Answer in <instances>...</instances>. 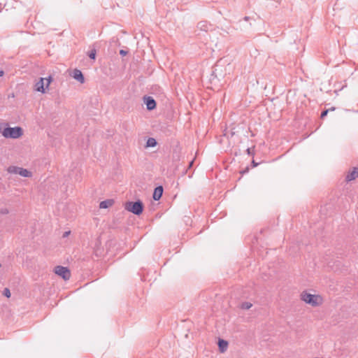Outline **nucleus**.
<instances>
[{
  "label": "nucleus",
  "instance_id": "21",
  "mask_svg": "<svg viewBox=\"0 0 358 358\" xmlns=\"http://www.w3.org/2000/svg\"><path fill=\"white\" fill-rule=\"evenodd\" d=\"M329 111V110H323L321 113V115H320V117L321 118H324L325 116H327L328 112Z\"/></svg>",
  "mask_w": 358,
  "mask_h": 358
},
{
  "label": "nucleus",
  "instance_id": "29",
  "mask_svg": "<svg viewBox=\"0 0 358 358\" xmlns=\"http://www.w3.org/2000/svg\"><path fill=\"white\" fill-rule=\"evenodd\" d=\"M329 110H335V108L334 107H331V108L329 109Z\"/></svg>",
  "mask_w": 358,
  "mask_h": 358
},
{
  "label": "nucleus",
  "instance_id": "14",
  "mask_svg": "<svg viewBox=\"0 0 358 358\" xmlns=\"http://www.w3.org/2000/svg\"><path fill=\"white\" fill-rule=\"evenodd\" d=\"M157 141L154 138H149L146 142V147H155L157 145Z\"/></svg>",
  "mask_w": 358,
  "mask_h": 358
},
{
  "label": "nucleus",
  "instance_id": "8",
  "mask_svg": "<svg viewBox=\"0 0 358 358\" xmlns=\"http://www.w3.org/2000/svg\"><path fill=\"white\" fill-rule=\"evenodd\" d=\"M73 78L80 82V83H83L85 82V78L81 72V71L78 69H75L73 73Z\"/></svg>",
  "mask_w": 358,
  "mask_h": 358
},
{
  "label": "nucleus",
  "instance_id": "20",
  "mask_svg": "<svg viewBox=\"0 0 358 358\" xmlns=\"http://www.w3.org/2000/svg\"><path fill=\"white\" fill-rule=\"evenodd\" d=\"M9 213L6 208H0V213L2 215H6Z\"/></svg>",
  "mask_w": 358,
  "mask_h": 358
},
{
  "label": "nucleus",
  "instance_id": "15",
  "mask_svg": "<svg viewBox=\"0 0 358 358\" xmlns=\"http://www.w3.org/2000/svg\"><path fill=\"white\" fill-rule=\"evenodd\" d=\"M19 167L10 166L8 168L7 171L10 173L18 174Z\"/></svg>",
  "mask_w": 358,
  "mask_h": 358
},
{
  "label": "nucleus",
  "instance_id": "28",
  "mask_svg": "<svg viewBox=\"0 0 358 358\" xmlns=\"http://www.w3.org/2000/svg\"><path fill=\"white\" fill-rule=\"evenodd\" d=\"M249 19H250V17H248V16H245V17H244V20H245V21H248Z\"/></svg>",
  "mask_w": 358,
  "mask_h": 358
},
{
  "label": "nucleus",
  "instance_id": "17",
  "mask_svg": "<svg viewBox=\"0 0 358 358\" xmlns=\"http://www.w3.org/2000/svg\"><path fill=\"white\" fill-rule=\"evenodd\" d=\"M96 50L95 49H92L88 54V56L91 59H93L94 60L95 58H96Z\"/></svg>",
  "mask_w": 358,
  "mask_h": 358
},
{
  "label": "nucleus",
  "instance_id": "10",
  "mask_svg": "<svg viewBox=\"0 0 358 358\" xmlns=\"http://www.w3.org/2000/svg\"><path fill=\"white\" fill-rule=\"evenodd\" d=\"M217 345L219 350L221 353H224L227 350L228 342L227 341L222 338H219Z\"/></svg>",
  "mask_w": 358,
  "mask_h": 358
},
{
  "label": "nucleus",
  "instance_id": "27",
  "mask_svg": "<svg viewBox=\"0 0 358 358\" xmlns=\"http://www.w3.org/2000/svg\"><path fill=\"white\" fill-rule=\"evenodd\" d=\"M4 74V72L3 71H0V77L3 76Z\"/></svg>",
  "mask_w": 358,
  "mask_h": 358
},
{
  "label": "nucleus",
  "instance_id": "3",
  "mask_svg": "<svg viewBox=\"0 0 358 358\" xmlns=\"http://www.w3.org/2000/svg\"><path fill=\"white\" fill-rule=\"evenodd\" d=\"M23 134L20 127H6L2 131V135L7 138H17Z\"/></svg>",
  "mask_w": 358,
  "mask_h": 358
},
{
  "label": "nucleus",
  "instance_id": "2",
  "mask_svg": "<svg viewBox=\"0 0 358 358\" xmlns=\"http://www.w3.org/2000/svg\"><path fill=\"white\" fill-rule=\"evenodd\" d=\"M143 203L141 201H127L124 205V208L129 212L136 215H140L143 211Z\"/></svg>",
  "mask_w": 358,
  "mask_h": 358
},
{
  "label": "nucleus",
  "instance_id": "13",
  "mask_svg": "<svg viewBox=\"0 0 358 358\" xmlns=\"http://www.w3.org/2000/svg\"><path fill=\"white\" fill-rule=\"evenodd\" d=\"M18 174L23 177H31L32 175L31 171L21 167H19Z\"/></svg>",
  "mask_w": 358,
  "mask_h": 358
},
{
  "label": "nucleus",
  "instance_id": "24",
  "mask_svg": "<svg viewBox=\"0 0 358 358\" xmlns=\"http://www.w3.org/2000/svg\"><path fill=\"white\" fill-rule=\"evenodd\" d=\"M253 167H256L259 164L255 162V160H252V162Z\"/></svg>",
  "mask_w": 358,
  "mask_h": 358
},
{
  "label": "nucleus",
  "instance_id": "19",
  "mask_svg": "<svg viewBox=\"0 0 358 358\" xmlns=\"http://www.w3.org/2000/svg\"><path fill=\"white\" fill-rule=\"evenodd\" d=\"M44 80H46V85H46V88H48V86L50 85V83L52 82V77L50 76H48V78H44Z\"/></svg>",
  "mask_w": 358,
  "mask_h": 358
},
{
  "label": "nucleus",
  "instance_id": "23",
  "mask_svg": "<svg viewBox=\"0 0 358 358\" xmlns=\"http://www.w3.org/2000/svg\"><path fill=\"white\" fill-rule=\"evenodd\" d=\"M127 51L124 50H120V55H122V56H125L127 55Z\"/></svg>",
  "mask_w": 358,
  "mask_h": 358
},
{
  "label": "nucleus",
  "instance_id": "1",
  "mask_svg": "<svg viewBox=\"0 0 358 358\" xmlns=\"http://www.w3.org/2000/svg\"><path fill=\"white\" fill-rule=\"evenodd\" d=\"M301 299L313 307L319 306L323 303V299L320 295L312 294L306 291H303L301 294Z\"/></svg>",
  "mask_w": 358,
  "mask_h": 358
},
{
  "label": "nucleus",
  "instance_id": "12",
  "mask_svg": "<svg viewBox=\"0 0 358 358\" xmlns=\"http://www.w3.org/2000/svg\"><path fill=\"white\" fill-rule=\"evenodd\" d=\"M113 204V200L112 199H106L101 201L99 204L100 208H107L111 206Z\"/></svg>",
  "mask_w": 358,
  "mask_h": 358
},
{
  "label": "nucleus",
  "instance_id": "26",
  "mask_svg": "<svg viewBox=\"0 0 358 358\" xmlns=\"http://www.w3.org/2000/svg\"><path fill=\"white\" fill-rule=\"evenodd\" d=\"M70 233V231H66L64 234V236H67L69 235V234Z\"/></svg>",
  "mask_w": 358,
  "mask_h": 358
},
{
  "label": "nucleus",
  "instance_id": "11",
  "mask_svg": "<svg viewBox=\"0 0 358 358\" xmlns=\"http://www.w3.org/2000/svg\"><path fill=\"white\" fill-rule=\"evenodd\" d=\"M36 90L38 92H40L41 93L45 92V88L44 87V78H41L39 81L36 83Z\"/></svg>",
  "mask_w": 358,
  "mask_h": 358
},
{
  "label": "nucleus",
  "instance_id": "5",
  "mask_svg": "<svg viewBox=\"0 0 358 358\" xmlns=\"http://www.w3.org/2000/svg\"><path fill=\"white\" fill-rule=\"evenodd\" d=\"M143 99L148 110H152L156 108L157 103L153 97L145 96Z\"/></svg>",
  "mask_w": 358,
  "mask_h": 358
},
{
  "label": "nucleus",
  "instance_id": "25",
  "mask_svg": "<svg viewBox=\"0 0 358 358\" xmlns=\"http://www.w3.org/2000/svg\"><path fill=\"white\" fill-rule=\"evenodd\" d=\"M193 162H193V160H192V161L189 162V168L192 166Z\"/></svg>",
  "mask_w": 358,
  "mask_h": 358
},
{
  "label": "nucleus",
  "instance_id": "22",
  "mask_svg": "<svg viewBox=\"0 0 358 358\" xmlns=\"http://www.w3.org/2000/svg\"><path fill=\"white\" fill-rule=\"evenodd\" d=\"M246 152L248 155L254 156V155H255L254 152H252L251 148H247Z\"/></svg>",
  "mask_w": 358,
  "mask_h": 358
},
{
  "label": "nucleus",
  "instance_id": "4",
  "mask_svg": "<svg viewBox=\"0 0 358 358\" xmlns=\"http://www.w3.org/2000/svg\"><path fill=\"white\" fill-rule=\"evenodd\" d=\"M55 273L61 276L64 280H67L71 277L70 270L65 266H57L55 267Z\"/></svg>",
  "mask_w": 358,
  "mask_h": 358
},
{
  "label": "nucleus",
  "instance_id": "9",
  "mask_svg": "<svg viewBox=\"0 0 358 358\" xmlns=\"http://www.w3.org/2000/svg\"><path fill=\"white\" fill-rule=\"evenodd\" d=\"M212 25L207 21H201L197 24V28L201 31H208Z\"/></svg>",
  "mask_w": 358,
  "mask_h": 358
},
{
  "label": "nucleus",
  "instance_id": "16",
  "mask_svg": "<svg viewBox=\"0 0 358 358\" xmlns=\"http://www.w3.org/2000/svg\"><path fill=\"white\" fill-rule=\"evenodd\" d=\"M252 306V304L250 302H243L242 303L241 307L243 310H248Z\"/></svg>",
  "mask_w": 358,
  "mask_h": 358
},
{
  "label": "nucleus",
  "instance_id": "6",
  "mask_svg": "<svg viewBox=\"0 0 358 358\" xmlns=\"http://www.w3.org/2000/svg\"><path fill=\"white\" fill-rule=\"evenodd\" d=\"M358 178V167H353L352 170L346 175L345 180L350 182Z\"/></svg>",
  "mask_w": 358,
  "mask_h": 358
},
{
  "label": "nucleus",
  "instance_id": "7",
  "mask_svg": "<svg viewBox=\"0 0 358 358\" xmlns=\"http://www.w3.org/2000/svg\"><path fill=\"white\" fill-rule=\"evenodd\" d=\"M163 187L162 186H158L154 189V192L152 194V198L155 201H159L163 194Z\"/></svg>",
  "mask_w": 358,
  "mask_h": 358
},
{
  "label": "nucleus",
  "instance_id": "18",
  "mask_svg": "<svg viewBox=\"0 0 358 358\" xmlns=\"http://www.w3.org/2000/svg\"><path fill=\"white\" fill-rule=\"evenodd\" d=\"M3 295L6 296V297L9 298L10 296V289L8 288H5L3 289Z\"/></svg>",
  "mask_w": 358,
  "mask_h": 358
}]
</instances>
